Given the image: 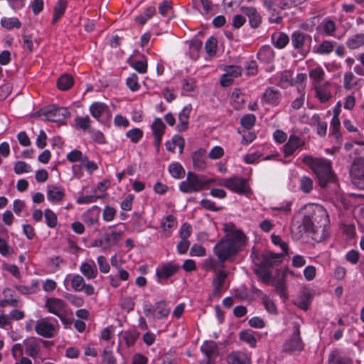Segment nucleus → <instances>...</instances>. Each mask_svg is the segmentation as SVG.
Masks as SVG:
<instances>
[{
  "mask_svg": "<svg viewBox=\"0 0 364 364\" xmlns=\"http://www.w3.org/2000/svg\"><path fill=\"white\" fill-rule=\"evenodd\" d=\"M309 208L311 214L305 215L301 224L297 227L292 225L291 232L294 234L296 229H298L297 238L307 233L315 241L321 242L326 237V227L329 224L328 213L322 205L318 204H312Z\"/></svg>",
  "mask_w": 364,
  "mask_h": 364,
  "instance_id": "f257e3e1",
  "label": "nucleus"
},
{
  "mask_svg": "<svg viewBox=\"0 0 364 364\" xmlns=\"http://www.w3.org/2000/svg\"><path fill=\"white\" fill-rule=\"evenodd\" d=\"M247 242V237L243 232L235 230L215 244L213 252L220 262L232 261L246 247Z\"/></svg>",
  "mask_w": 364,
  "mask_h": 364,
  "instance_id": "f03ea898",
  "label": "nucleus"
},
{
  "mask_svg": "<svg viewBox=\"0 0 364 364\" xmlns=\"http://www.w3.org/2000/svg\"><path fill=\"white\" fill-rule=\"evenodd\" d=\"M303 162L314 173L321 188H326L330 185H336L337 178L330 160L305 155Z\"/></svg>",
  "mask_w": 364,
  "mask_h": 364,
  "instance_id": "7ed1b4c3",
  "label": "nucleus"
},
{
  "mask_svg": "<svg viewBox=\"0 0 364 364\" xmlns=\"http://www.w3.org/2000/svg\"><path fill=\"white\" fill-rule=\"evenodd\" d=\"M218 185L223 186L232 193L249 197L252 194L248 181L241 176H234L223 178L218 181Z\"/></svg>",
  "mask_w": 364,
  "mask_h": 364,
  "instance_id": "20e7f679",
  "label": "nucleus"
},
{
  "mask_svg": "<svg viewBox=\"0 0 364 364\" xmlns=\"http://www.w3.org/2000/svg\"><path fill=\"white\" fill-rule=\"evenodd\" d=\"M213 181L203 176L188 172L185 181L180 183L179 190L184 193L198 192Z\"/></svg>",
  "mask_w": 364,
  "mask_h": 364,
  "instance_id": "39448f33",
  "label": "nucleus"
},
{
  "mask_svg": "<svg viewBox=\"0 0 364 364\" xmlns=\"http://www.w3.org/2000/svg\"><path fill=\"white\" fill-rule=\"evenodd\" d=\"M304 348V343L301 337L300 326L294 323L292 333L284 343L283 350L288 353L301 352Z\"/></svg>",
  "mask_w": 364,
  "mask_h": 364,
  "instance_id": "423d86ee",
  "label": "nucleus"
},
{
  "mask_svg": "<svg viewBox=\"0 0 364 364\" xmlns=\"http://www.w3.org/2000/svg\"><path fill=\"white\" fill-rule=\"evenodd\" d=\"M350 174L353 183L359 189H364V158H357L353 161Z\"/></svg>",
  "mask_w": 364,
  "mask_h": 364,
  "instance_id": "0eeeda50",
  "label": "nucleus"
},
{
  "mask_svg": "<svg viewBox=\"0 0 364 364\" xmlns=\"http://www.w3.org/2000/svg\"><path fill=\"white\" fill-rule=\"evenodd\" d=\"M45 307L48 311L58 316L62 322H65V302L58 298H48L46 301Z\"/></svg>",
  "mask_w": 364,
  "mask_h": 364,
  "instance_id": "6e6552de",
  "label": "nucleus"
},
{
  "mask_svg": "<svg viewBox=\"0 0 364 364\" xmlns=\"http://www.w3.org/2000/svg\"><path fill=\"white\" fill-rule=\"evenodd\" d=\"M180 269V266L173 262L163 264L156 269L158 282L163 284L164 282L173 276Z\"/></svg>",
  "mask_w": 364,
  "mask_h": 364,
  "instance_id": "1a4fd4ad",
  "label": "nucleus"
},
{
  "mask_svg": "<svg viewBox=\"0 0 364 364\" xmlns=\"http://www.w3.org/2000/svg\"><path fill=\"white\" fill-rule=\"evenodd\" d=\"M46 120L53 122H60L70 116V112L65 107L52 106L43 111Z\"/></svg>",
  "mask_w": 364,
  "mask_h": 364,
  "instance_id": "9d476101",
  "label": "nucleus"
},
{
  "mask_svg": "<svg viewBox=\"0 0 364 364\" xmlns=\"http://www.w3.org/2000/svg\"><path fill=\"white\" fill-rule=\"evenodd\" d=\"M35 331L39 336L50 338L55 336L56 328L54 324L49 322L47 318H43L36 321Z\"/></svg>",
  "mask_w": 364,
  "mask_h": 364,
  "instance_id": "9b49d317",
  "label": "nucleus"
},
{
  "mask_svg": "<svg viewBox=\"0 0 364 364\" xmlns=\"http://www.w3.org/2000/svg\"><path fill=\"white\" fill-rule=\"evenodd\" d=\"M151 129L154 136V146L156 152H159L166 126L161 118L156 117L151 125Z\"/></svg>",
  "mask_w": 364,
  "mask_h": 364,
  "instance_id": "f8f14e48",
  "label": "nucleus"
},
{
  "mask_svg": "<svg viewBox=\"0 0 364 364\" xmlns=\"http://www.w3.org/2000/svg\"><path fill=\"white\" fill-rule=\"evenodd\" d=\"M304 145V140L296 135H290L287 142L283 146V152L286 158L292 156L296 151Z\"/></svg>",
  "mask_w": 364,
  "mask_h": 364,
  "instance_id": "ddd939ff",
  "label": "nucleus"
},
{
  "mask_svg": "<svg viewBox=\"0 0 364 364\" xmlns=\"http://www.w3.org/2000/svg\"><path fill=\"white\" fill-rule=\"evenodd\" d=\"M224 73L220 80V84L223 87H228L232 84L233 80L239 77L242 73V68L237 65H228L224 68Z\"/></svg>",
  "mask_w": 364,
  "mask_h": 364,
  "instance_id": "4468645a",
  "label": "nucleus"
},
{
  "mask_svg": "<svg viewBox=\"0 0 364 364\" xmlns=\"http://www.w3.org/2000/svg\"><path fill=\"white\" fill-rule=\"evenodd\" d=\"M200 351L206 358V364H211L218 355V344L213 341H205L200 346Z\"/></svg>",
  "mask_w": 364,
  "mask_h": 364,
  "instance_id": "2eb2a0df",
  "label": "nucleus"
},
{
  "mask_svg": "<svg viewBox=\"0 0 364 364\" xmlns=\"http://www.w3.org/2000/svg\"><path fill=\"white\" fill-rule=\"evenodd\" d=\"M311 43V37L300 31H294L291 34V44L296 50H304L306 46L309 48Z\"/></svg>",
  "mask_w": 364,
  "mask_h": 364,
  "instance_id": "dca6fc26",
  "label": "nucleus"
},
{
  "mask_svg": "<svg viewBox=\"0 0 364 364\" xmlns=\"http://www.w3.org/2000/svg\"><path fill=\"white\" fill-rule=\"evenodd\" d=\"M191 109V105H187L184 106L178 113V124L176 127V129L178 132H183L188 129V120Z\"/></svg>",
  "mask_w": 364,
  "mask_h": 364,
  "instance_id": "f3484780",
  "label": "nucleus"
},
{
  "mask_svg": "<svg viewBox=\"0 0 364 364\" xmlns=\"http://www.w3.org/2000/svg\"><path fill=\"white\" fill-rule=\"evenodd\" d=\"M228 277V272L220 269L217 272L216 277L213 280V296H220L224 291V283Z\"/></svg>",
  "mask_w": 364,
  "mask_h": 364,
  "instance_id": "a211bd4d",
  "label": "nucleus"
},
{
  "mask_svg": "<svg viewBox=\"0 0 364 364\" xmlns=\"http://www.w3.org/2000/svg\"><path fill=\"white\" fill-rule=\"evenodd\" d=\"M242 11L249 20V23L252 28H258L262 23V16L258 11L251 6L242 7Z\"/></svg>",
  "mask_w": 364,
  "mask_h": 364,
  "instance_id": "6ab92c4d",
  "label": "nucleus"
},
{
  "mask_svg": "<svg viewBox=\"0 0 364 364\" xmlns=\"http://www.w3.org/2000/svg\"><path fill=\"white\" fill-rule=\"evenodd\" d=\"M90 112L92 116L98 121L102 117H111L107 106L102 102H94L90 107Z\"/></svg>",
  "mask_w": 364,
  "mask_h": 364,
  "instance_id": "aec40b11",
  "label": "nucleus"
},
{
  "mask_svg": "<svg viewBox=\"0 0 364 364\" xmlns=\"http://www.w3.org/2000/svg\"><path fill=\"white\" fill-rule=\"evenodd\" d=\"M314 87L316 90V97L321 102H326L331 97V85L328 82L326 81L323 83L318 84Z\"/></svg>",
  "mask_w": 364,
  "mask_h": 364,
  "instance_id": "412c9836",
  "label": "nucleus"
},
{
  "mask_svg": "<svg viewBox=\"0 0 364 364\" xmlns=\"http://www.w3.org/2000/svg\"><path fill=\"white\" fill-rule=\"evenodd\" d=\"M297 81H300L301 83L298 87V91L299 93V96L296 97L291 102V107L295 109H300L305 101V92H304V85L301 83V82L306 79V75L303 73H299L296 76Z\"/></svg>",
  "mask_w": 364,
  "mask_h": 364,
  "instance_id": "4be33fe9",
  "label": "nucleus"
},
{
  "mask_svg": "<svg viewBox=\"0 0 364 364\" xmlns=\"http://www.w3.org/2000/svg\"><path fill=\"white\" fill-rule=\"evenodd\" d=\"M281 99V93L278 90L272 87H268L265 90L262 97L263 103L277 105H279Z\"/></svg>",
  "mask_w": 364,
  "mask_h": 364,
  "instance_id": "5701e85b",
  "label": "nucleus"
},
{
  "mask_svg": "<svg viewBox=\"0 0 364 364\" xmlns=\"http://www.w3.org/2000/svg\"><path fill=\"white\" fill-rule=\"evenodd\" d=\"M193 164L198 171L204 170L206 166V151L204 149H199L192 154Z\"/></svg>",
  "mask_w": 364,
  "mask_h": 364,
  "instance_id": "b1692460",
  "label": "nucleus"
},
{
  "mask_svg": "<svg viewBox=\"0 0 364 364\" xmlns=\"http://www.w3.org/2000/svg\"><path fill=\"white\" fill-rule=\"evenodd\" d=\"M188 44V50L186 52L188 55L191 60H196L199 56L200 53L202 50L203 43L198 39H193L187 41Z\"/></svg>",
  "mask_w": 364,
  "mask_h": 364,
  "instance_id": "393cba45",
  "label": "nucleus"
},
{
  "mask_svg": "<svg viewBox=\"0 0 364 364\" xmlns=\"http://www.w3.org/2000/svg\"><path fill=\"white\" fill-rule=\"evenodd\" d=\"M24 346L26 353L32 358H36L41 350L39 341L33 337L25 340Z\"/></svg>",
  "mask_w": 364,
  "mask_h": 364,
  "instance_id": "a878e982",
  "label": "nucleus"
},
{
  "mask_svg": "<svg viewBox=\"0 0 364 364\" xmlns=\"http://www.w3.org/2000/svg\"><path fill=\"white\" fill-rule=\"evenodd\" d=\"M65 191L63 188L55 186H48L47 191L48 200L52 203H58L63 200Z\"/></svg>",
  "mask_w": 364,
  "mask_h": 364,
  "instance_id": "bb28decb",
  "label": "nucleus"
},
{
  "mask_svg": "<svg viewBox=\"0 0 364 364\" xmlns=\"http://www.w3.org/2000/svg\"><path fill=\"white\" fill-rule=\"evenodd\" d=\"M80 272L87 279H92L97 276V269L94 261L82 262L80 267Z\"/></svg>",
  "mask_w": 364,
  "mask_h": 364,
  "instance_id": "cd10ccee",
  "label": "nucleus"
},
{
  "mask_svg": "<svg viewBox=\"0 0 364 364\" xmlns=\"http://www.w3.org/2000/svg\"><path fill=\"white\" fill-rule=\"evenodd\" d=\"M274 52L271 46L265 45L257 53L258 60L263 63H271L274 59Z\"/></svg>",
  "mask_w": 364,
  "mask_h": 364,
  "instance_id": "c85d7f7f",
  "label": "nucleus"
},
{
  "mask_svg": "<svg viewBox=\"0 0 364 364\" xmlns=\"http://www.w3.org/2000/svg\"><path fill=\"white\" fill-rule=\"evenodd\" d=\"M249 360L248 355L242 351H232L227 356L229 364H247Z\"/></svg>",
  "mask_w": 364,
  "mask_h": 364,
  "instance_id": "c756f323",
  "label": "nucleus"
},
{
  "mask_svg": "<svg viewBox=\"0 0 364 364\" xmlns=\"http://www.w3.org/2000/svg\"><path fill=\"white\" fill-rule=\"evenodd\" d=\"M346 45L350 50L360 48L364 45V33H360L349 36Z\"/></svg>",
  "mask_w": 364,
  "mask_h": 364,
  "instance_id": "7c9ffc66",
  "label": "nucleus"
},
{
  "mask_svg": "<svg viewBox=\"0 0 364 364\" xmlns=\"http://www.w3.org/2000/svg\"><path fill=\"white\" fill-rule=\"evenodd\" d=\"M196 87V80L192 77H186L181 82V95L190 96Z\"/></svg>",
  "mask_w": 364,
  "mask_h": 364,
  "instance_id": "2f4dec72",
  "label": "nucleus"
},
{
  "mask_svg": "<svg viewBox=\"0 0 364 364\" xmlns=\"http://www.w3.org/2000/svg\"><path fill=\"white\" fill-rule=\"evenodd\" d=\"M281 256L279 254L269 253L266 254L262 257V259L259 264L261 267L269 268L272 267L277 263L280 262Z\"/></svg>",
  "mask_w": 364,
  "mask_h": 364,
  "instance_id": "473e14b6",
  "label": "nucleus"
},
{
  "mask_svg": "<svg viewBox=\"0 0 364 364\" xmlns=\"http://www.w3.org/2000/svg\"><path fill=\"white\" fill-rule=\"evenodd\" d=\"M176 219L172 215H167L161 221V228L164 232L166 237H169L171 235L170 230L176 227Z\"/></svg>",
  "mask_w": 364,
  "mask_h": 364,
  "instance_id": "72a5a7b5",
  "label": "nucleus"
},
{
  "mask_svg": "<svg viewBox=\"0 0 364 364\" xmlns=\"http://www.w3.org/2000/svg\"><path fill=\"white\" fill-rule=\"evenodd\" d=\"M156 14V9L154 6L147 7L142 14L135 16L134 21L136 23L143 26L151 19Z\"/></svg>",
  "mask_w": 364,
  "mask_h": 364,
  "instance_id": "f704fd0d",
  "label": "nucleus"
},
{
  "mask_svg": "<svg viewBox=\"0 0 364 364\" xmlns=\"http://www.w3.org/2000/svg\"><path fill=\"white\" fill-rule=\"evenodd\" d=\"M312 294L309 290L304 291L301 295L297 298L296 304L297 306L304 311L309 309V306L311 302Z\"/></svg>",
  "mask_w": 364,
  "mask_h": 364,
  "instance_id": "c9c22d12",
  "label": "nucleus"
},
{
  "mask_svg": "<svg viewBox=\"0 0 364 364\" xmlns=\"http://www.w3.org/2000/svg\"><path fill=\"white\" fill-rule=\"evenodd\" d=\"M335 43L329 40H325L314 47V52L320 55H328L333 52Z\"/></svg>",
  "mask_w": 364,
  "mask_h": 364,
  "instance_id": "e433bc0d",
  "label": "nucleus"
},
{
  "mask_svg": "<svg viewBox=\"0 0 364 364\" xmlns=\"http://www.w3.org/2000/svg\"><path fill=\"white\" fill-rule=\"evenodd\" d=\"M193 5L203 16L210 14L213 10L211 0H193Z\"/></svg>",
  "mask_w": 364,
  "mask_h": 364,
  "instance_id": "4c0bfd02",
  "label": "nucleus"
},
{
  "mask_svg": "<svg viewBox=\"0 0 364 364\" xmlns=\"http://www.w3.org/2000/svg\"><path fill=\"white\" fill-rule=\"evenodd\" d=\"M325 72L320 66H317L311 69L309 71V77L313 81V85L315 86L318 84L323 83Z\"/></svg>",
  "mask_w": 364,
  "mask_h": 364,
  "instance_id": "58836bf2",
  "label": "nucleus"
},
{
  "mask_svg": "<svg viewBox=\"0 0 364 364\" xmlns=\"http://www.w3.org/2000/svg\"><path fill=\"white\" fill-rule=\"evenodd\" d=\"M38 284L37 279H33L31 285H15L14 287L22 294H32L36 293Z\"/></svg>",
  "mask_w": 364,
  "mask_h": 364,
  "instance_id": "ea45409f",
  "label": "nucleus"
},
{
  "mask_svg": "<svg viewBox=\"0 0 364 364\" xmlns=\"http://www.w3.org/2000/svg\"><path fill=\"white\" fill-rule=\"evenodd\" d=\"M136 339V337L132 332L125 331L119 333V346H123L124 344L126 346L129 347L135 343Z\"/></svg>",
  "mask_w": 364,
  "mask_h": 364,
  "instance_id": "a19ab883",
  "label": "nucleus"
},
{
  "mask_svg": "<svg viewBox=\"0 0 364 364\" xmlns=\"http://www.w3.org/2000/svg\"><path fill=\"white\" fill-rule=\"evenodd\" d=\"M320 26L323 34L327 36H334L336 23L333 20L324 18Z\"/></svg>",
  "mask_w": 364,
  "mask_h": 364,
  "instance_id": "79ce46f5",
  "label": "nucleus"
},
{
  "mask_svg": "<svg viewBox=\"0 0 364 364\" xmlns=\"http://www.w3.org/2000/svg\"><path fill=\"white\" fill-rule=\"evenodd\" d=\"M328 364H353V362L350 358L340 355L338 351L335 350L328 356Z\"/></svg>",
  "mask_w": 364,
  "mask_h": 364,
  "instance_id": "37998d69",
  "label": "nucleus"
},
{
  "mask_svg": "<svg viewBox=\"0 0 364 364\" xmlns=\"http://www.w3.org/2000/svg\"><path fill=\"white\" fill-rule=\"evenodd\" d=\"M168 169L171 176L174 178L180 179L185 176V170L178 162L171 163L169 164Z\"/></svg>",
  "mask_w": 364,
  "mask_h": 364,
  "instance_id": "c03bdc74",
  "label": "nucleus"
},
{
  "mask_svg": "<svg viewBox=\"0 0 364 364\" xmlns=\"http://www.w3.org/2000/svg\"><path fill=\"white\" fill-rule=\"evenodd\" d=\"M0 23L1 26L7 30H11L13 28L19 29L21 27V21L18 20V18L16 17H3L1 19Z\"/></svg>",
  "mask_w": 364,
  "mask_h": 364,
  "instance_id": "a18cd8bd",
  "label": "nucleus"
},
{
  "mask_svg": "<svg viewBox=\"0 0 364 364\" xmlns=\"http://www.w3.org/2000/svg\"><path fill=\"white\" fill-rule=\"evenodd\" d=\"M67 6L66 0H58L54 7V14L53 17V23H55L64 14Z\"/></svg>",
  "mask_w": 364,
  "mask_h": 364,
  "instance_id": "49530a36",
  "label": "nucleus"
},
{
  "mask_svg": "<svg viewBox=\"0 0 364 364\" xmlns=\"http://www.w3.org/2000/svg\"><path fill=\"white\" fill-rule=\"evenodd\" d=\"M176 146L179 147L181 152L183 151L184 147V140L183 137L179 135H174L171 141H168L166 142V147L167 150L170 151H174Z\"/></svg>",
  "mask_w": 364,
  "mask_h": 364,
  "instance_id": "de8ad7c7",
  "label": "nucleus"
},
{
  "mask_svg": "<svg viewBox=\"0 0 364 364\" xmlns=\"http://www.w3.org/2000/svg\"><path fill=\"white\" fill-rule=\"evenodd\" d=\"M75 126L77 129L87 132L91 127V120L88 116L77 117L75 119Z\"/></svg>",
  "mask_w": 364,
  "mask_h": 364,
  "instance_id": "09e8293b",
  "label": "nucleus"
},
{
  "mask_svg": "<svg viewBox=\"0 0 364 364\" xmlns=\"http://www.w3.org/2000/svg\"><path fill=\"white\" fill-rule=\"evenodd\" d=\"M274 45L277 48H284L289 42V36L284 33H279L272 36Z\"/></svg>",
  "mask_w": 364,
  "mask_h": 364,
  "instance_id": "8fccbe9b",
  "label": "nucleus"
},
{
  "mask_svg": "<svg viewBox=\"0 0 364 364\" xmlns=\"http://www.w3.org/2000/svg\"><path fill=\"white\" fill-rule=\"evenodd\" d=\"M314 188L313 180L307 176H303L299 179V189L304 193H309Z\"/></svg>",
  "mask_w": 364,
  "mask_h": 364,
  "instance_id": "3c124183",
  "label": "nucleus"
},
{
  "mask_svg": "<svg viewBox=\"0 0 364 364\" xmlns=\"http://www.w3.org/2000/svg\"><path fill=\"white\" fill-rule=\"evenodd\" d=\"M57 85L60 90H68L73 86V79L70 75H63L59 77Z\"/></svg>",
  "mask_w": 364,
  "mask_h": 364,
  "instance_id": "603ef678",
  "label": "nucleus"
},
{
  "mask_svg": "<svg viewBox=\"0 0 364 364\" xmlns=\"http://www.w3.org/2000/svg\"><path fill=\"white\" fill-rule=\"evenodd\" d=\"M155 314L158 318L166 317L169 314V308L165 301H160L155 305Z\"/></svg>",
  "mask_w": 364,
  "mask_h": 364,
  "instance_id": "864d4df0",
  "label": "nucleus"
},
{
  "mask_svg": "<svg viewBox=\"0 0 364 364\" xmlns=\"http://www.w3.org/2000/svg\"><path fill=\"white\" fill-rule=\"evenodd\" d=\"M356 85V78L351 71L345 73L343 75V87L346 90H350Z\"/></svg>",
  "mask_w": 364,
  "mask_h": 364,
  "instance_id": "5fc2aeb1",
  "label": "nucleus"
},
{
  "mask_svg": "<svg viewBox=\"0 0 364 364\" xmlns=\"http://www.w3.org/2000/svg\"><path fill=\"white\" fill-rule=\"evenodd\" d=\"M240 339L250 345V347L255 348L256 346L257 340L253 333L250 331H242L239 333Z\"/></svg>",
  "mask_w": 364,
  "mask_h": 364,
  "instance_id": "6e6d98bb",
  "label": "nucleus"
},
{
  "mask_svg": "<svg viewBox=\"0 0 364 364\" xmlns=\"http://www.w3.org/2000/svg\"><path fill=\"white\" fill-rule=\"evenodd\" d=\"M126 85L132 92L138 91L141 87L138 75L136 73H132L126 79Z\"/></svg>",
  "mask_w": 364,
  "mask_h": 364,
  "instance_id": "4d7b16f0",
  "label": "nucleus"
},
{
  "mask_svg": "<svg viewBox=\"0 0 364 364\" xmlns=\"http://www.w3.org/2000/svg\"><path fill=\"white\" fill-rule=\"evenodd\" d=\"M143 131L139 128H134L127 132L126 136L134 144L138 143L143 137Z\"/></svg>",
  "mask_w": 364,
  "mask_h": 364,
  "instance_id": "13d9d810",
  "label": "nucleus"
},
{
  "mask_svg": "<svg viewBox=\"0 0 364 364\" xmlns=\"http://www.w3.org/2000/svg\"><path fill=\"white\" fill-rule=\"evenodd\" d=\"M44 217L46 223L48 227L53 228L58 223V218L56 214L50 209H46L44 211Z\"/></svg>",
  "mask_w": 364,
  "mask_h": 364,
  "instance_id": "bf43d9fd",
  "label": "nucleus"
},
{
  "mask_svg": "<svg viewBox=\"0 0 364 364\" xmlns=\"http://www.w3.org/2000/svg\"><path fill=\"white\" fill-rule=\"evenodd\" d=\"M205 49L209 57L214 56L217 50V39L214 37L209 38L205 42Z\"/></svg>",
  "mask_w": 364,
  "mask_h": 364,
  "instance_id": "052dcab7",
  "label": "nucleus"
},
{
  "mask_svg": "<svg viewBox=\"0 0 364 364\" xmlns=\"http://www.w3.org/2000/svg\"><path fill=\"white\" fill-rule=\"evenodd\" d=\"M256 117L253 114H246L240 119L241 125L247 129H251L255 124Z\"/></svg>",
  "mask_w": 364,
  "mask_h": 364,
  "instance_id": "680f3d73",
  "label": "nucleus"
},
{
  "mask_svg": "<svg viewBox=\"0 0 364 364\" xmlns=\"http://www.w3.org/2000/svg\"><path fill=\"white\" fill-rule=\"evenodd\" d=\"M172 9L173 4L171 1H163L159 5V12L164 17L168 16L172 11Z\"/></svg>",
  "mask_w": 364,
  "mask_h": 364,
  "instance_id": "e2e57ef3",
  "label": "nucleus"
},
{
  "mask_svg": "<svg viewBox=\"0 0 364 364\" xmlns=\"http://www.w3.org/2000/svg\"><path fill=\"white\" fill-rule=\"evenodd\" d=\"M85 283L84 278L80 274H75L71 279V286L75 291H82Z\"/></svg>",
  "mask_w": 364,
  "mask_h": 364,
  "instance_id": "0e129e2a",
  "label": "nucleus"
},
{
  "mask_svg": "<svg viewBox=\"0 0 364 364\" xmlns=\"http://www.w3.org/2000/svg\"><path fill=\"white\" fill-rule=\"evenodd\" d=\"M341 122L339 117H332L330 122V130L331 134L338 139L341 136L340 132Z\"/></svg>",
  "mask_w": 364,
  "mask_h": 364,
  "instance_id": "69168bd1",
  "label": "nucleus"
},
{
  "mask_svg": "<svg viewBox=\"0 0 364 364\" xmlns=\"http://www.w3.org/2000/svg\"><path fill=\"white\" fill-rule=\"evenodd\" d=\"M191 225L187 223H184L181 225L178 233L181 240H188V238L191 235Z\"/></svg>",
  "mask_w": 364,
  "mask_h": 364,
  "instance_id": "338daca9",
  "label": "nucleus"
},
{
  "mask_svg": "<svg viewBox=\"0 0 364 364\" xmlns=\"http://www.w3.org/2000/svg\"><path fill=\"white\" fill-rule=\"evenodd\" d=\"M32 171L31 166L24 162V161H18L14 165V172L16 174H21L23 173H29Z\"/></svg>",
  "mask_w": 364,
  "mask_h": 364,
  "instance_id": "774afa93",
  "label": "nucleus"
}]
</instances>
